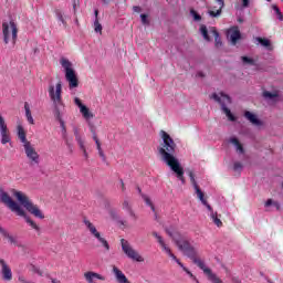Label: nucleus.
Wrapping results in <instances>:
<instances>
[{
    "label": "nucleus",
    "instance_id": "nucleus-59",
    "mask_svg": "<svg viewBox=\"0 0 283 283\" xmlns=\"http://www.w3.org/2000/svg\"><path fill=\"white\" fill-rule=\"evenodd\" d=\"M103 1V3H109V0H102Z\"/></svg>",
    "mask_w": 283,
    "mask_h": 283
},
{
    "label": "nucleus",
    "instance_id": "nucleus-1",
    "mask_svg": "<svg viewBox=\"0 0 283 283\" xmlns=\"http://www.w3.org/2000/svg\"><path fill=\"white\" fill-rule=\"evenodd\" d=\"M160 136L163 140L158 147L160 159L176 174L178 180L185 185V169L180 166L178 157H176V142H174V138L165 130H160Z\"/></svg>",
    "mask_w": 283,
    "mask_h": 283
},
{
    "label": "nucleus",
    "instance_id": "nucleus-20",
    "mask_svg": "<svg viewBox=\"0 0 283 283\" xmlns=\"http://www.w3.org/2000/svg\"><path fill=\"white\" fill-rule=\"evenodd\" d=\"M17 132H18V138H19L20 143H22L23 145H25L27 143H30L28 140L25 129L23 128V126L21 124H19L17 126Z\"/></svg>",
    "mask_w": 283,
    "mask_h": 283
},
{
    "label": "nucleus",
    "instance_id": "nucleus-39",
    "mask_svg": "<svg viewBox=\"0 0 283 283\" xmlns=\"http://www.w3.org/2000/svg\"><path fill=\"white\" fill-rule=\"evenodd\" d=\"M166 233H167L170 238H172V240H174V238H176L177 240H180V238H185V237H182V235H180V234L174 235V232H171L169 229H166Z\"/></svg>",
    "mask_w": 283,
    "mask_h": 283
},
{
    "label": "nucleus",
    "instance_id": "nucleus-11",
    "mask_svg": "<svg viewBox=\"0 0 283 283\" xmlns=\"http://www.w3.org/2000/svg\"><path fill=\"white\" fill-rule=\"evenodd\" d=\"M84 224L88 229L90 233H92V235H94V238H96V240H98V242H101V244L104 247V249L106 251H109V242H107V240H105V238L101 237V232H98V230H96V227L94 226V223H92L87 219H84Z\"/></svg>",
    "mask_w": 283,
    "mask_h": 283
},
{
    "label": "nucleus",
    "instance_id": "nucleus-57",
    "mask_svg": "<svg viewBox=\"0 0 283 283\" xmlns=\"http://www.w3.org/2000/svg\"><path fill=\"white\" fill-rule=\"evenodd\" d=\"M122 182V190L125 191V182H123V180H120Z\"/></svg>",
    "mask_w": 283,
    "mask_h": 283
},
{
    "label": "nucleus",
    "instance_id": "nucleus-58",
    "mask_svg": "<svg viewBox=\"0 0 283 283\" xmlns=\"http://www.w3.org/2000/svg\"><path fill=\"white\" fill-rule=\"evenodd\" d=\"M52 283H61V281H57L56 279H52Z\"/></svg>",
    "mask_w": 283,
    "mask_h": 283
},
{
    "label": "nucleus",
    "instance_id": "nucleus-26",
    "mask_svg": "<svg viewBox=\"0 0 283 283\" xmlns=\"http://www.w3.org/2000/svg\"><path fill=\"white\" fill-rule=\"evenodd\" d=\"M0 234H2L3 238H7L11 244H17V239L10 235V233H8L7 230L3 229L1 226H0Z\"/></svg>",
    "mask_w": 283,
    "mask_h": 283
},
{
    "label": "nucleus",
    "instance_id": "nucleus-18",
    "mask_svg": "<svg viewBox=\"0 0 283 283\" xmlns=\"http://www.w3.org/2000/svg\"><path fill=\"white\" fill-rule=\"evenodd\" d=\"M113 273L115 275V280L118 283H132L129 282V279H127L125 273H123V271H120V269H118L116 265L113 266Z\"/></svg>",
    "mask_w": 283,
    "mask_h": 283
},
{
    "label": "nucleus",
    "instance_id": "nucleus-45",
    "mask_svg": "<svg viewBox=\"0 0 283 283\" xmlns=\"http://www.w3.org/2000/svg\"><path fill=\"white\" fill-rule=\"evenodd\" d=\"M74 136H75V140H81V134L78 133V128H74Z\"/></svg>",
    "mask_w": 283,
    "mask_h": 283
},
{
    "label": "nucleus",
    "instance_id": "nucleus-14",
    "mask_svg": "<svg viewBox=\"0 0 283 283\" xmlns=\"http://www.w3.org/2000/svg\"><path fill=\"white\" fill-rule=\"evenodd\" d=\"M1 275L4 282H12V269L6 263V260L0 259Z\"/></svg>",
    "mask_w": 283,
    "mask_h": 283
},
{
    "label": "nucleus",
    "instance_id": "nucleus-7",
    "mask_svg": "<svg viewBox=\"0 0 283 283\" xmlns=\"http://www.w3.org/2000/svg\"><path fill=\"white\" fill-rule=\"evenodd\" d=\"M2 36L4 45L8 43H12V45H17V39L19 36V28H17V23L14 21L3 22L2 23Z\"/></svg>",
    "mask_w": 283,
    "mask_h": 283
},
{
    "label": "nucleus",
    "instance_id": "nucleus-34",
    "mask_svg": "<svg viewBox=\"0 0 283 283\" xmlns=\"http://www.w3.org/2000/svg\"><path fill=\"white\" fill-rule=\"evenodd\" d=\"M272 10H274L279 21H283V14H282V11H280V8L275 4H273Z\"/></svg>",
    "mask_w": 283,
    "mask_h": 283
},
{
    "label": "nucleus",
    "instance_id": "nucleus-10",
    "mask_svg": "<svg viewBox=\"0 0 283 283\" xmlns=\"http://www.w3.org/2000/svg\"><path fill=\"white\" fill-rule=\"evenodd\" d=\"M122 250L129 258L130 260H135V262H145V259L139 255V253L132 248V244H129V241L125 239H120Z\"/></svg>",
    "mask_w": 283,
    "mask_h": 283
},
{
    "label": "nucleus",
    "instance_id": "nucleus-37",
    "mask_svg": "<svg viewBox=\"0 0 283 283\" xmlns=\"http://www.w3.org/2000/svg\"><path fill=\"white\" fill-rule=\"evenodd\" d=\"M190 14L193 17L196 21H202V17L196 12V10H190Z\"/></svg>",
    "mask_w": 283,
    "mask_h": 283
},
{
    "label": "nucleus",
    "instance_id": "nucleus-38",
    "mask_svg": "<svg viewBox=\"0 0 283 283\" xmlns=\"http://www.w3.org/2000/svg\"><path fill=\"white\" fill-rule=\"evenodd\" d=\"M31 271H32V273H36L41 277L43 275V271H41V269L36 268V265H31Z\"/></svg>",
    "mask_w": 283,
    "mask_h": 283
},
{
    "label": "nucleus",
    "instance_id": "nucleus-54",
    "mask_svg": "<svg viewBox=\"0 0 283 283\" xmlns=\"http://www.w3.org/2000/svg\"><path fill=\"white\" fill-rule=\"evenodd\" d=\"M82 151H83L84 157L87 159V158H88L87 149H84V150H82Z\"/></svg>",
    "mask_w": 283,
    "mask_h": 283
},
{
    "label": "nucleus",
    "instance_id": "nucleus-36",
    "mask_svg": "<svg viewBox=\"0 0 283 283\" xmlns=\"http://www.w3.org/2000/svg\"><path fill=\"white\" fill-rule=\"evenodd\" d=\"M264 98H277V93H271L269 91L263 92Z\"/></svg>",
    "mask_w": 283,
    "mask_h": 283
},
{
    "label": "nucleus",
    "instance_id": "nucleus-47",
    "mask_svg": "<svg viewBox=\"0 0 283 283\" xmlns=\"http://www.w3.org/2000/svg\"><path fill=\"white\" fill-rule=\"evenodd\" d=\"M161 249H163V251H165V253H167L168 256H170L172 254L171 249L169 247L166 245Z\"/></svg>",
    "mask_w": 283,
    "mask_h": 283
},
{
    "label": "nucleus",
    "instance_id": "nucleus-42",
    "mask_svg": "<svg viewBox=\"0 0 283 283\" xmlns=\"http://www.w3.org/2000/svg\"><path fill=\"white\" fill-rule=\"evenodd\" d=\"M76 143H77V145H78V147H80V149H81L82 151H84V150L86 149V148H85V142H83V138L77 139Z\"/></svg>",
    "mask_w": 283,
    "mask_h": 283
},
{
    "label": "nucleus",
    "instance_id": "nucleus-46",
    "mask_svg": "<svg viewBox=\"0 0 283 283\" xmlns=\"http://www.w3.org/2000/svg\"><path fill=\"white\" fill-rule=\"evenodd\" d=\"M18 282H21V283H33V282H31V281L25 280V276H23V275H20V276L18 277Z\"/></svg>",
    "mask_w": 283,
    "mask_h": 283
},
{
    "label": "nucleus",
    "instance_id": "nucleus-19",
    "mask_svg": "<svg viewBox=\"0 0 283 283\" xmlns=\"http://www.w3.org/2000/svg\"><path fill=\"white\" fill-rule=\"evenodd\" d=\"M244 118H247V120H249L252 125H255L256 127L262 126V120H260V118H258V115L245 111L244 112Z\"/></svg>",
    "mask_w": 283,
    "mask_h": 283
},
{
    "label": "nucleus",
    "instance_id": "nucleus-16",
    "mask_svg": "<svg viewBox=\"0 0 283 283\" xmlns=\"http://www.w3.org/2000/svg\"><path fill=\"white\" fill-rule=\"evenodd\" d=\"M122 209L124 211H127V213L130 216V218L134 220V222H136V220H138V214L136 212H134V208H132V203H129V200H124L122 202Z\"/></svg>",
    "mask_w": 283,
    "mask_h": 283
},
{
    "label": "nucleus",
    "instance_id": "nucleus-9",
    "mask_svg": "<svg viewBox=\"0 0 283 283\" xmlns=\"http://www.w3.org/2000/svg\"><path fill=\"white\" fill-rule=\"evenodd\" d=\"M188 176L190 178V182L196 191L197 197L199 198L200 202L207 207L208 211H210V213H213V208H211V205H209V202H207V199L205 198V192L200 189V186H198V181H196V175L193 174V171H189Z\"/></svg>",
    "mask_w": 283,
    "mask_h": 283
},
{
    "label": "nucleus",
    "instance_id": "nucleus-3",
    "mask_svg": "<svg viewBox=\"0 0 283 283\" xmlns=\"http://www.w3.org/2000/svg\"><path fill=\"white\" fill-rule=\"evenodd\" d=\"M49 96L54 106V116L59 120L62 129V138L67 140V127H65V120H63V115L61 114V107H65V103H63V84L61 81L55 86H49Z\"/></svg>",
    "mask_w": 283,
    "mask_h": 283
},
{
    "label": "nucleus",
    "instance_id": "nucleus-31",
    "mask_svg": "<svg viewBox=\"0 0 283 283\" xmlns=\"http://www.w3.org/2000/svg\"><path fill=\"white\" fill-rule=\"evenodd\" d=\"M94 30H95V32L103 34V25L101 24L98 19H95V21H94Z\"/></svg>",
    "mask_w": 283,
    "mask_h": 283
},
{
    "label": "nucleus",
    "instance_id": "nucleus-13",
    "mask_svg": "<svg viewBox=\"0 0 283 283\" xmlns=\"http://www.w3.org/2000/svg\"><path fill=\"white\" fill-rule=\"evenodd\" d=\"M0 135H1V144L8 145L10 140V132H8V125L6 124V119H3V116L0 114Z\"/></svg>",
    "mask_w": 283,
    "mask_h": 283
},
{
    "label": "nucleus",
    "instance_id": "nucleus-30",
    "mask_svg": "<svg viewBox=\"0 0 283 283\" xmlns=\"http://www.w3.org/2000/svg\"><path fill=\"white\" fill-rule=\"evenodd\" d=\"M143 200L145 201V203L150 207L151 211H156V207L154 206V203L151 202V199H149V197H147L146 195H142Z\"/></svg>",
    "mask_w": 283,
    "mask_h": 283
},
{
    "label": "nucleus",
    "instance_id": "nucleus-56",
    "mask_svg": "<svg viewBox=\"0 0 283 283\" xmlns=\"http://www.w3.org/2000/svg\"><path fill=\"white\" fill-rule=\"evenodd\" d=\"M94 14H95V19H98V10L97 9L94 11Z\"/></svg>",
    "mask_w": 283,
    "mask_h": 283
},
{
    "label": "nucleus",
    "instance_id": "nucleus-55",
    "mask_svg": "<svg viewBox=\"0 0 283 283\" xmlns=\"http://www.w3.org/2000/svg\"><path fill=\"white\" fill-rule=\"evenodd\" d=\"M151 235L157 239L160 234H158V232H153Z\"/></svg>",
    "mask_w": 283,
    "mask_h": 283
},
{
    "label": "nucleus",
    "instance_id": "nucleus-49",
    "mask_svg": "<svg viewBox=\"0 0 283 283\" xmlns=\"http://www.w3.org/2000/svg\"><path fill=\"white\" fill-rule=\"evenodd\" d=\"M273 199H268L265 202V207H271V205H273Z\"/></svg>",
    "mask_w": 283,
    "mask_h": 283
},
{
    "label": "nucleus",
    "instance_id": "nucleus-53",
    "mask_svg": "<svg viewBox=\"0 0 283 283\" xmlns=\"http://www.w3.org/2000/svg\"><path fill=\"white\" fill-rule=\"evenodd\" d=\"M197 76H200V78H205V73L198 72V73H197Z\"/></svg>",
    "mask_w": 283,
    "mask_h": 283
},
{
    "label": "nucleus",
    "instance_id": "nucleus-8",
    "mask_svg": "<svg viewBox=\"0 0 283 283\" xmlns=\"http://www.w3.org/2000/svg\"><path fill=\"white\" fill-rule=\"evenodd\" d=\"M212 98L221 105V109L223 114L228 117L229 120L232 123L235 122V116H233V113H231V109L227 107V105H231V97L223 92L221 93H213Z\"/></svg>",
    "mask_w": 283,
    "mask_h": 283
},
{
    "label": "nucleus",
    "instance_id": "nucleus-22",
    "mask_svg": "<svg viewBox=\"0 0 283 283\" xmlns=\"http://www.w3.org/2000/svg\"><path fill=\"white\" fill-rule=\"evenodd\" d=\"M242 38V34L240 33V30L234 29L231 33H230V40L232 45H235L238 43V41H240V39Z\"/></svg>",
    "mask_w": 283,
    "mask_h": 283
},
{
    "label": "nucleus",
    "instance_id": "nucleus-2",
    "mask_svg": "<svg viewBox=\"0 0 283 283\" xmlns=\"http://www.w3.org/2000/svg\"><path fill=\"white\" fill-rule=\"evenodd\" d=\"M174 242L178 247L179 251H182L184 255H187V258L192 260L193 264H197V266L203 271L210 282L224 283L222 280H220V277H218V275L213 274L211 269L205 265V261H201L200 256H198V250H196V248H193V245H191L188 240L185 238H174Z\"/></svg>",
    "mask_w": 283,
    "mask_h": 283
},
{
    "label": "nucleus",
    "instance_id": "nucleus-28",
    "mask_svg": "<svg viewBox=\"0 0 283 283\" xmlns=\"http://www.w3.org/2000/svg\"><path fill=\"white\" fill-rule=\"evenodd\" d=\"M210 218L217 227H222V220L218 218V212L210 213Z\"/></svg>",
    "mask_w": 283,
    "mask_h": 283
},
{
    "label": "nucleus",
    "instance_id": "nucleus-60",
    "mask_svg": "<svg viewBox=\"0 0 283 283\" xmlns=\"http://www.w3.org/2000/svg\"><path fill=\"white\" fill-rule=\"evenodd\" d=\"M135 12H138L139 8L138 7H134Z\"/></svg>",
    "mask_w": 283,
    "mask_h": 283
},
{
    "label": "nucleus",
    "instance_id": "nucleus-6",
    "mask_svg": "<svg viewBox=\"0 0 283 283\" xmlns=\"http://www.w3.org/2000/svg\"><path fill=\"white\" fill-rule=\"evenodd\" d=\"M60 65H62L65 72V78L69 83V88L76 90V87H78V76L76 75V71H74L72 67V62L65 57H62L60 60Z\"/></svg>",
    "mask_w": 283,
    "mask_h": 283
},
{
    "label": "nucleus",
    "instance_id": "nucleus-51",
    "mask_svg": "<svg viewBox=\"0 0 283 283\" xmlns=\"http://www.w3.org/2000/svg\"><path fill=\"white\" fill-rule=\"evenodd\" d=\"M273 207H275V208L277 209V211H280V202L274 201V202H273Z\"/></svg>",
    "mask_w": 283,
    "mask_h": 283
},
{
    "label": "nucleus",
    "instance_id": "nucleus-27",
    "mask_svg": "<svg viewBox=\"0 0 283 283\" xmlns=\"http://www.w3.org/2000/svg\"><path fill=\"white\" fill-rule=\"evenodd\" d=\"M55 17L59 21L62 22V25L64 28H67V21H65L67 17L63 15V12H61V10H55Z\"/></svg>",
    "mask_w": 283,
    "mask_h": 283
},
{
    "label": "nucleus",
    "instance_id": "nucleus-52",
    "mask_svg": "<svg viewBox=\"0 0 283 283\" xmlns=\"http://www.w3.org/2000/svg\"><path fill=\"white\" fill-rule=\"evenodd\" d=\"M119 224H122L123 227H127V221L120 220V221H119Z\"/></svg>",
    "mask_w": 283,
    "mask_h": 283
},
{
    "label": "nucleus",
    "instance_id": "nucleus-5",
    "mask_svg": "<svg viewBox=\"0 0 283 283\" xmlns=\"http://www.w3.org/2000/svg\"><path fill=\"white\" fill-rule=\"evenodd\" d=\"M13 196H14V198H17L18 202H20V205H22V207H24L25 210L29 213H31V216H34V218H39V220L45 219V214L43 213L41 208H39V206L34 205L32 202V200H30V198L25 193H23L19 190H14Z\"/></svg>",
    "mask_w": 283,
    "mask_h": 283
},
{
    "label": "nucleus",
    "instance_id": "nucleus-25",
    "mask_svg": "<svg viewBox=\"0 0 283 283\" xmlns=\"http://www.w3.org/2000/svg\"><path fill=\"white\" fill-rule=\"evenodd\" d=\"M230 143H232V145H234V147L237 148V151H239V154H244V147L242 146V144L240 143V140L235 137L230 139Z\"/></svg>",
    "mask_w": 283,
    "mask_h": 283
},
{
    "label": "nucleus",
    "instance_id": "nucleus-24",
    "mask_svg": "<svg viewBox=\"0 0 283 283\" xmlns=\"http://www.w3.org/2000/svg\"><path fill=\"white\" fill-rule=\"evenodd\" d=\"M211 34H213L214 36V41H216V46L220 48V45H222V41L220 40V33H218V30L216 29V27H212L210 29Z\"/></svg>",
    "mask_w": 283,
    "mask_h": 283
},
{
    "label": "nucleus",
    "instance_id": "nucleus-21",
    "mask_svg": "<svg viewBox=\"0 0 283 283\" xmlns=\"http://www.w3.org/2000/svg\"><path fill=\"white\" fill-rule=\"evenodd\" d=\"M93 134V140H95L98 154L101 156V158H105V153H103V148L101 147V140L98 139V136L96 135V130L92 129L91 130Z\"/></svg>",
    "mask_w": 283,
    "mask_h": 283
},
{
    "label": "nucleus",
    "instance_id": "nucleus-41",
    "mask_svg": "<svg viewBox=\"0 0 283 283\" xmlns=\"http://www.w3.org/2000/svg\"><path fill=\"white\" fill-rule=\"evenodd\" d=\"M140 19H142V23H143L144 25H149V20L147 19V14L142 13V14H140Z\"/></svg>",
    "mask_w": 283,
    "mask_h": 283
},
{
    "label": "nucleus",
    "instance_id": "nucleus-48",
    "mask_svg": "<svg viewBox=\"0 0 283 283\" xmlns=\"http://www.w3.org/2000/svg\"><path fill=\"white\" fill-rule=\"evenodd\" d=\"M109 216H111L114 220H116V218H118V214H117L116 211H114V210H111V211H109Z\"/></svg>",
    "mask_w": 283,
    "mask_h": 283
},
{
    "label": "nucleus",
    "instance_id": "nucleus-12",
    "mask_svg": "<svg viewBox=\"0 0 283 283\" xmlns=\"http://www.w3.org/2000/svg\"><path fill=\"white\" fill-rule=\"evenodd\" d=\"M24 147V154L27 158L30 160L31 165H39V153H36V149H34V146H32V143H27L23 145Z\"/></svg>",
    "mask_w": 283,
    "mask_h": 283
},
{
    "label": "nucleus",
    "instance_id": "nucleus-40",
    "mask_svg": "<svg viewBox=\"0 0 283 283\" xmlns=\"http://www.w3.org/2000/svg\"><path fill=\"white\" fill-rule=\"evenodd\" d=\"M169 258H171V260H174L181 269H185V264H182V262H180L178 258L174 255V253L170 254Z\"/></svg>",
    "mask_w": 283,
    "mask_h": 283
},
{
    "label": "nucleus",
    "instance_id": "nucleus-32",
    "mask_svg": "<svg viewBox=\"0 0 283 283\" xmlns=\"http://www.w3.org/2000/svg\"><path fill=\"white\" fill-rule=\"evenodd\" d=\"M256 41H259L263 48H271V41L265 38H256Z\"/></svg>",
    "mask_w": 283,
    "mask_h": 283
},
{
    "label": "nucleus",
    "instance_id": "nucleus-62",
    "mask_svg": "<svg viewBox=\"0 0 283 283\" xmlns=\"http://www.w3.org/2000/svg\"><path fill=\"white\" fill-rule=\"evenodd\" d=\"M74 10H76V3L73 4Z\"/></svg>",
    "mask_w": 283,
    "mask_h": 283
},
{
    "label": "nucleus",
    "instance_id": "nucleus-50",
    "mask_svg": "<svg viewBox=\"0 0 283 283\" xmlns=\"http://www.w3.org/2000/svg\"><path fill=\"white\" fill-rule=\"evenodd\" d=\"M243 8H249V0H242Z\"/></svg>",
    "mask_w": 283,
    "mask_h": 283
},
{
    "label": "nucleus",
    "instance_id": "nucleus-35",
    "mask_svg": "<svg viewBox=\"0 0 283 283\" xmlns=\"http://www.w3.org/2000/svg\"><path fill=\"white\" fill-rule=\"evenodd\" d=\"M181 269H182V271H185V273H187V275H189V277H191V280H193L197 283H200V281H198L196 275H193V273H191V271H189V269H187L185 265Z\"/></svg>",
    "mask_w": 283,
    "mask_h": 283
},
{
    "label": "nucleus",
    "instance_id": "nucleus-44",
    "mask_svg": "<svg viewBox=\"0 0 283 283\" xmlns=\"http://www.w3.org/2000/svg\"><path fill=\"white\" fill-rule=\"evenodd\" d=\"M156 240H157L158 244L161 247V249L167 245L165 243V240H163V238L160 235Z\"/></svg>",
    "mask_w": 283,
    "mask_h": 283
},
{
    "label": "nucleus",
    "instance_id": "nucleus-4",
    "mask_svg": "<svg viewBox=\"0 0 283 283\" xmlns=\"http://www.w3.org/2000/svg\"><path fill=\"white\" fill-rule=\"evenodd\" d=\"M0 201L2 205H6L10 211L17 216H20V218H24L27 224H29L31 229H34V231L41 235V227H39V224H36V222H34V220H32L28 213H25V210H23V208H21L17 201L12 200V197H10L8 192L3 191V188H0Z\"/></svg>",
    "mask_w": 283,
    "mask_h": 283
},
{
    "label": "nucleus",
    "instance_id": "nucleus-23",
    "mask_svg": "<svg viewBox=\"0 0 283 283\" xmlns=\"http://www.w3.org/2000/svg\"><path fill=\"white\" fill-rule=\"evenodd\" d=\"M24 111L28 123L34 125V117H32V111H30V104H28V102L24 103Z\"/></svg>",
    "mask_w": 283,
    "mask_h": 283
},
{
    "label": "nucleus",
    "instance_id": "nucleus-29",
    "mask_svg": "<svg viewBox=\"0 0 283 283\" xmlns=\"http://www.w3.org/2000/svg\"><path fill=\"white\" fill-rule=\"evenodd\" d=\"M200 32L206 41H211V38H209V30H207V25L202 24L200 27Z\"/></svg>",
    "mask_w": 283,
    "mask_h": 283
},
{
    "label": "nucleus",
    "instance_id": "nucleus-63",
    "mask_svg": "<svg viewBox=\"0 0 283 283\" xmlns=\"http://www.w3.org/2000/svg\"><path fill=\"white\" fill-rule=\"evenodd\" d=\"M266 1L271 2V0H266Z\"/></svg>",
    "mask_w": 283,
    "mask_h": 283
},
{
    "label": "nucleus",
    "instance_id": "nucleus-17",
    "mask_svg": "<svg viewBox=\"0 0 283 283\" xmlns=\"http://www.w3.org/2000/svg\"><path fill=\"white\" fill-rule=\"evenodd\" d=\"M218 7H212V10L208 11V14L212 18L220 17L222 14V8H224V0H216Z\"/></svg>",
    "mask_w": 283,
    "mask_h": 283
},
{
    "label": "nucleus",
    "instance_id": "nucleus-15",
    "mask_svg": "<svg viewBox=\"0 0 283 283\" xmlns=\"http://www.w3.org/2000/svg\"><path fill=\"white\" fill-rule=\"evenodd\" d=\"M74 103L75 105H77V107L80 108V112L82 114V116L86 119L90 120V118H94V114L92 112H90V108L87 106H85L83 104V102H81V98L75 97L74 98Z\"/></svg>",
    "mask_w": 283,
    "mask_h": 283
},
{
    "label": "nucleus",
    "instance_id": "nucleus-43",
    "mask_svg": "<svg viewBox=\"0 0 283 283\" xmlns=\"http://www.w3.org/2000/svg\"><path fill=\"white\" fill-rule=\"evenodd\" d=\"M242 163H240V161H237V163H234V165H233V169L235 170V171H242Z\"/></svg>",
    "mask_w": 283,
    "mask_h": 283
},
{
    "label": "nucleus",
    "instance_id": "nucleus-61",
    "mask_svg": "<svg viewBox=\"0 0 283 283\" xmlns=\"http://www.w3.org/2000/svg\"><path fill=\"white\" fill-rule=\"evenodd\" d=\"M137 189H138V192H139V193H143V190H142L139 187H138Z\"/></svg>",
    "mask_w": 283,
    "mask_h": 283
},
{
    "label": "nucleus",
    "instance_id": "nucleus-33",
    "mask_svg": "<svg viewBox=\"0 0 283 283\" xmlns=\"http://www.w3.org/2000/svg\"><path fill=\"white\" fill-rule=\"evenodd\" d=\"M241 61L245 65H255V61L249 56H241Z\"/></svg>",
    "mask_w": 283,
    "mask_h": 283
}]
</instances>
